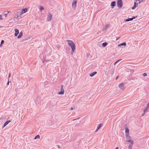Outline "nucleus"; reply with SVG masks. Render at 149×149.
Listing matches in <instances>:
<instances>
[{"label": "nucleus", "instance_id": "obj_6", "mask_svg": "<svg viewBox=\"0 0 149 149\" xmlns=\"http://www.w3.org/2000/svg\"><path fill=\"white\" fill-rule=\"evenodd\" d=\"M135 17L134 16L132 18H129L127 19H124V21L125 22H128L130 21H132L134 19H135Z\"/></svg>", "mask_w": 149, "mask_h": 149}, {"label": "nucleus", "instance_id": "obj_7", "mask_svg": "<svg viewBox=\"0 0 149 149\" xmlns=\"http://www.w3.org/2000/svg\"><path fill=\"white\" fill-rule=\"evenodd\" d=\"M15 36H17L19 33V30L17 29H15Z\"/></svg>", "mask_w": 149, "mask_h": 149}, {"label": "nucleus", "instance_id": "obj_17", "mask_svg": "<svg viewBox=\"0 0 149 149\" xmlns=\"http://www.w3.org/2000/svg\"><path fill=\"white\" fill-rule=\"evenodd\" d=\"M136 7V2H134V5L133 6L132 8V9L134 10L135 9Z\"/></svg>", "mask_w": 149, "mask_h": 149}, {"label": "nucleus", "instance_id": "obj_15", "mask_svg": "<svg viewBox=\"0 0 149 149\" xmlns=\"http://www.w3.org/2000/svg\"><path fill=\"white\" fill-rule=\"evenodd\" d=\"M125 134H129V130L127 127L125 128Z\"/></svg>", "mask_w": 149, "mask_h": 149}, {"label": "nucleus", "instance_id": "obj_5", "mask_svg": "<svg viewBox=\"0 0 149 149\" xmlns=\"http://www.w3.org/2000/svg\"><path fill=\"white\" fill-rule=\"evenodd\" d=\"M52 18V15L49 13L47 17V20L48 21H50Z\"/></svg>", "mask_w": 149, "mask_h": 149}, {"label": "nucleus", "instance_id": "obj_42", "mask_svg": "<svg viewBox=\"0 0 149 149\" xmlns=\"http://www.w3.org/2000/svg\"><path fill=\"white\" fill-rule=\"evenodd\" d=\"M73 109V107H71V109H70V110H72Z\"/></svg>", "mask_w": 149, "mask_h": 149}, {"label": "nucleus", "instance_id": "obj_44", "mask_svg": "<svg viewBox=\"0 0 149 149\" xmlns=\"http://www.w3.org/2000/svg\"><path fill=\"white\" fill-rule=\"evenodd\" d=\"M106 70V71H109V70H108L107 69Z\"/></svg>", "mask_w": 149, "mask_h": 149}, {"label": "nucleus", "instance_id": "obj_23", "mask_svg": "<svg viewBox=\"0 0 149 149\" xmlns=\"http://www.w3.org/2000/svg\"><path fill=\"white\" fill-rule=\"evenodd\" d=\"M40 138V135H36L34 139H36L37 138L39 139Z\"/></svg>", "mask_w": 149, "mask_h": 149}, {"label": "nucleus", "instance_id": "obj_27", "mask_svg": "<svg viewBox=\"0 0 149 149\" xmlns=\"http://www.w3.org/2000/svg\"><path fill=\"white\" fill-rule=\"evenodd\" d=\"M40 9L41 10V11H42V10H43L44 9V8L42 6H40Z\"/></svg>", "mask_w": 149, "mask_h": 149}, {"label": "nucleus", "instance_id": "obj_9", "mask_svg": "<svg viewBox=\"0 0 149 149\" xmlns=\"http://www.w3.org/2000/svg\"><path fill=\"white\" fill-rule=\"evenodd\" d=\"M77 1H73L72 3V6L75 7L76 6Z\"/></svg>", "mask_w": 149, "mask_h": 149}, {"label": "nucleus", "instance_id": "obj_30", "mask_svg": "<svg viewBox=\"0 0 149 149\" xmlns=\"http://www.w3.org/2000/svg\"><path fill=\"white\" fill-rule=\"evenodd\" d=\"M3 19L2 18V15H0V19Z\"/></svg>", "mask_w": 149, "mask_h": 149}, {"label": "nucleus", "instance_id": "obj_36", "mask_svg": "<svg viewBox=\"0 0 149 149\" xmlns=\"http://www.w3.org/2000/svg\"><path fill=\"white\" fill-rule=\"evenodd\" d=\"M8 14V13H7V14H6V13H5L4 14V15L5 16V17H6V16Z\"/></svg>", "mask_w": 149, "mask_h": 149}, {"label": "nucleus", "instance_id": "obj_19", "mask_svg": "<svg viewBox=\"0 0 149 149\" xmlns=\"http://www.w3.org/2000/svg\"><path fill=\"white\" fill-rule=\"evenodd\" d=\"M107 44H108V43H107V42H104L102 44V45L103 46V47H105L107 45Z\"/></svg>", "mask_w": 149, "mask_h": 149}, {"label": "nucleus", "instance_id": "obj_21", "mask_svg": "<svg viewBox=\"0 0 149 149\" xmlns=\"http://www.w3.org/2000/svg\"><path fill=\"white\" fill-rule=\"evenodd\" d=\"M27 11V9H26V8H25L24 9H23L22 10V13H25Z\"/></svg>", "mask_w": 149, "mask_h": 149}, {"label": "nucleus", "instance_id": "obj_39", "mask_svg": "<svg viewBox=\"0 0 149 149\" xmlns=\"http://www.w3.org/2000/svg\"><path fill=\"white\" fill-rule=\"evenodd\" d=\"M120 38V37H119V38H117L116 39V40H118V39H119Z\"/></svg>", "mask_w": 149, "mask_h": 149}, {"label": "nucleus", "instance_id": "obj_3", "mask_svg": "<svg viewBox=\"0 0 149 149\" xmlns=\"http://www.w3.org/2000/svg\"><path fill=\"white\" fill-rule=\"evenodd\" d=\"M63 85H61V91L58 93V94L62 95L64 93V90L63 89Z\"/></svg>", "mask_w": 149, "mask_h": 149}, {"label": "nucleus", "instance_id": "obj_24", "mask_svg": "<svg viewBox=\"0 0 149 149\" xmlns=\"http://www.w3.org/2000/svg\"><path fill=\"white\" fill-rule=\"evenodd\" d=\"M132 144H130L128 147V149H132Z\"/></svg>", "mask_w": 149, "mask_h": 149}, {"label": "nucleus", "instance_id": "obj_28", "mask_svg": "<svg viewBox=\"0 0 149 149\" xmlns=\"http://www.w3.org/2000/svg\"><path fill=\"white\" fill-rule=\"evenodd\" d=\"M121 60V59H120V60H118V61H117L115 63H114V65H115L116 64V63H117L119 61H120Z\"/></svg>", "mask_w": 149, "mask_h": 149}, {"label": "nucleus", "instance_id": "obj_10", "mask_svg": "<svg viewBox=\"0 0 149 149\" xmlns=\"http://www.w3.org/2000/svg\"><path fill=\"white\" fill-rule=\"evenodd\" d=\"M116 4V2L115 1H112L111 3V6H112V8H113V7H114Z\"/></svg>", "mask_w": 149, "mask_h": 149}, {"label": "nucleus", "instance_id": "obj_40", "mask_svg": "<svg viewBox=\"0 0 149 149\" xmlns=\"http://www.w3.org/2000/svg\"><path fill=\"white\" fill-rule=\"evenodd\" d=\"M118 76H117L116 78V79H117L118 78Z\"/></svg>", "mask_w": 149, "mask_h": 149}, {"label": "nucleus", "instance_id": "obj_46", "mask_svg": "<svg viewBox=\"0 0 149 149\" xmlns=\"http://www.w3.org/2000/svg\"><path fill=\"white\" fill-rule=\"evenodd\" d=\"M148 23H149V22H148Z\"/></svg>", "mask_w": 149, "mask_h": 149}, {"label": "nucleus", "instance_id": "obj_37", "mask_svg": "<svg viewBox=\"0 0 149 149\" xmlns=\"http://www.w3.org/2000/svg\"><path fill=\"white\" fill-rule=\"evenodd\" d=\"M10 76V73L9 74L8 77L9 78Z\"/></svg>", "mask_w": 149, "mask_h": 149}, {"label": "nucleus", "instance_id": "obj_43", "mask_svg": "<svg viewBox=\"0 0 149 149\" xmlns=\"http://www.w3.org/2000/svg\"><path fill=\"white\" fill-rule=\"evenodd\" d=\"M115 149H118V147H116Z\"/></svg>", "mask_w": 149, "mask_h": 149}, {"label": "nucleus", "instance_id": "obj_8", "mask_svg": "<svg viewBox=\"0 0 149 149\" xmlns=\"http://www.w3.org/2000/svg\"><path fill=\"white\" fill-rule=\"evenodd\" d=\"M126 142H130L131 143L130 144H132V145L134 143V141L132 139H129L128 140H126Z\"/></svg>", "mask_w": 149, "mask_h": 149}, {"label": "nucleus", "instance_id": "obj_45", "mask_svg": "<svg viewBox=\"0 0 149 149\" xmlns=\"http://www.w3.org/2000/svg\"><path fill=\"white\" fill-rule=\"evenodd\" d=\"M9 12H10V11H8V13H9Z\"/></svg>", "mask_w": 149, "mask_h": 149}, {"label": "nucleus", "instance_id": "obj_12", "mask_svg": "<svg viewBox=\"0 0 149 149\" xmlns=\"http://www.w3.org/2000/svg\"><path fill=\"white\" fill-rule=\"evenodd\" d=\"M22 34H23V33H22V31L20 32L19 33V35L17 36V38H20L22 37Z\"/></svg>", "mask_w": 149, "mask_h": 149}, {"label": "nucleus", "instance_id": "obj_31", "mask_svg": "<svg viewBox=\"0 0 149 149\" xmlns=\"http://www.w3.org/2000/svg\"><path fill=\"white\" fill-rule=\"evenodd\" d=\"M108 25H106L105 27V29L106 30L107 28H108Z\"/></svg>", "mask_w": 149, "mask_h": 149}, {"label": "nucleus", "instance_id": "obj_4", "mask_svg": "<svg viewBox=\"0 0 149 149\" xmlns=\"http://www.w3.org/2000/svg\"><path fill=\"white\" fill-rule=\"evenodd\" d=\"M124 86V84L123 83H121L119 84L118 87L120 89L124 90L125 88Z\"/></svg>", "mask_w": 149, "mask_h": 149}, {"label": "nucleus", "instance_id": "obj_29", "mask_svg": "<svg viewBox=\"0 0 149 149\" xmlns=\"http://www.w3.org/2000/svg\"><path fill=\"white\" fill-rule=\"evenodd\" d=\"M4 42V41L3 40H1V45Z\"/></svg>", "mask_w": 149, "mask_h": 149}, {"label": "nucleus", "instance_id": "obj_20", "mask_svg": "<svg viewBox=\"0 0 149 149\" xmlns=\"http://www.w3.org/2000/svg\"><path fill=\"white\" fill-rule=\"evenodd\" d=\"M114 71H115V68H114L112 69L111 70V74L112 75H113L114 74Z\"/></svg>", "mask_w": 149, "mask_h": 149}, {"label": "nucleus", "instance_id": "obj_1", "mask_svg": "<svg viewBox=\"0 0 149 149\" xmlns=\"http://www.w3.org/2000/svg\"><path fill=\"white\" fill-rule=\"evenodd\" d=\"M66 41L68 42V44L71 47V49L74 50V49H75V45L72 41L67 40Z\"/></svg>", "mask_w": 149, "mask_h": 149}, {"label": "nucleus", "instance_id": "obj_26", "mask_svg": "<svg viewBox=\"0 0 149 149\" xmlns=\"http://www.w3.org/2000/svg\"><path fill=\"white\" fill-rule=\"evenodd\" d=\"M75 50V49H74V50H72V49H71V50H72V52H71V54H73L74 52V51Z\"/></svg>", "mask_w": 149, "mask_h": 149}, {"label": "nucleus", "instance_id": "obj_2", "mask_svg": "<svg viewBox=\"0 0 149 149\" xmlns=\"http://www.w3.org/2000/svg\"><path fill=\"white\" fill-rule=\"evenodd\" d=\"M117 6L118 8H121L123 6V1L122 0H117Z\"/></svg>", "mask_w": 149, "mask_h": 149}, {"label": "nucleus", "instance_id": "obj_13", "mask_svg": "<svg viewBox=\"0 0 149 149\" xmlns=\"http://www.w3.org/2000/svg\"><path fill=\"white\" fill-rule=\"evenodd\" d=\"M10 122V120H8L6 121L4 125H3V127H5L6 125L7 124H8Z\"/></svg>", "mask_w": 149, "mask_h": 149}, {"label": "nucleus", "instance_id": "obj_35", "mask_svg": "<svg viewBox=\"0 0 149 149\" xmlns=\"http://www.w3.org/2000/svg\"><path fill=\"white\" fill-rule=\"evenodd\" d=\"M23 13L22 12H20V13H19V15H21Z\"/></svg>", "mask_w": 149, "mask_h": 149}, {"label": "nucleus", "instance_id": "obj_22", "mask_svg": "<svg viewBox=\"0 0 149 149\" xmlns=\"http://www.w3.org/2000/svg\"><path fill=\"white\" fill-rule=\"evenodd\" d=\"M148 108V107H145L143 110V112H145L146 111H147Z\"/></svg>", "mask_w": 149, "mask_h": 149}, {"label": "nucleus", "instance_id": "obj_38", "mask_svg": "<svg viewBox=\"0 0 149 149\" xmlns=\"http://www.w3.org/2000/svg\"><path fill=\"white\" fill-rule=\"evenodd\" d=\"M145 112H143V113L142 114V116H143L144 115V114H145Z\"/></svg>", "mask_w": 149, "mask_h": 149}, {"label": "nucleus", "instance_id": "obj_16", "mask_svg": "<svg viewBox=\"0 0 149 149\" xmlns=\"http://www.w3.org/2000/svg\"><path fill=\"white\" fill-rule=\"evenodd\" d=\"M126 137L127 139H129L130 138V136L129 135V134H126Z\"/></svg>", "mask_w": 149, "mask_h": 149}, {"label": "nucleus", "instance_id": "obj_18", "mask_svg": "<svg viewBox=\"0 0 149 149\" xmlns=\"http://www.w3.org/2000/svg\"><path fill=\"white\" fill-rule=\"evenodd\" d=\"M125 46L126 45V43L124 42L123 43H122L119 45H118V46Z\"/></svg>", "mask_w": 149, "mask_h": 149}, {"label": "nucleus", "instance_id": "obj_32", "mask_svg": "<svg viewBox=\"0 0 149 149\" xmlns=\"http://www.w3.org/2000/svg\"><path fill=\"white\" fill-rule=\"evenodd\" d=\"M144 0H138V1H139V3L141 1V2H142Z\"/></svg>", "mask_w": 149, "mask_h": 149}, {"label": "nucleus", "instance_id": "obj_11", "mask_svg": "<svg viewBox=\"0 0 149 149\" xmlns=\"http://www.w3.org/2000/svg\"><path fill=\"white\" fill-rule=\"evenodd\" d=\"M97 73L96 72H94L90 74V76L91 77H92L96 74Z\"/></svg>", "mask_w": 149, "mask_h": 149}, {"label": "nucleus", "instance_id": "obj_34", "mask_svg": "<svg viewBox=\"0 0 149 149\" xmlns=\"http://www.w3.org/2000/svg\"><path fill=\"white\" fill-rule=\"evenodd\" d=\"M148 107V108L149 107V102L147 104V106L146 107Z\"/></svg>", "mask_w": 149, "mask_h": 149}, {"label": "nucleus", "instance_id": "obj_41", "mask_svg": "<svg viewBox=\"0 0 149 149\" xmlns=\"http://www.w3.org/2000/svg\"><path fill=\"white\" fill-rule=\"evenodd\" d=\"M9 81H8L7 83V85H9Z\"/></svg>", "mask_w": 149, "mask_h": 149}, {"label": "nucleus", "instance_id": "obj_25", "mask_svg": "<svg viewBox=\"0 0 149 149\" xmlns=\"http://www.w3.org/2000/svg\"><path fill=\"white\" fill-rule=\"evenodd\" d=\"M142 75L143 77H146L147 76V74L146 73H144Z\"/></svg>", "mask_w": 149, "mask_h": 149}, {"label": "nucleus", "instance_id": "obj_33", "mask_svg": "<svg viewBox=\"0 0 149 149\" xmlns=\"http://www.w3.org/2000/svg\"><path fill=\"white\" fill-rule=\"evenodd\" d=\"M144 0H138V1H139V3L141 1V2H142Z\"/></svg>", "mask_w": 149, "mask_h": 149}, {"label": "nucleus", "instance_id": "obj_14", "mask_svg": "<svg viewBox=\"0 0 149 149\" xmlns=\"http://www.w3.org/2000/svg\"><path fill=\"white\" fill-rule=\"evenodd\" d=\"M102 125V124H100L97 126V129L95 130V132H96L101 127Z\"/></svg>", "mask_w": 149, "mask_h": 149}]
</instances>
